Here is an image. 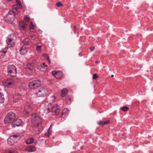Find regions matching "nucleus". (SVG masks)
Returning <instances> with one entry per match:
<instances>
[{
	"label": "nucleus",
	"instance_id": "obj_3",
	"mask_svg": "<svg viewBox=\"0 0 153 153\" xmlns=\"http://www.w3.org/2000/svg\"><path fill=\"white\" fill-rule=\"evenodd\" d=\"M31 119L32 124L35 126H38L41 123V118L36 114L33 113L32 114Z\"/></svg>",
	"mask_w": 153,
	"mask_h": 153
},
{
	"label": "nucleus",
	"instance_id": "obj_33",
	"mask_svg": "<svg viewBox=\"0 0 153 153\" xmlns=\"http://www.w3.org/2000/svg\"><path fill=\"white\" fill-rule=\"evenodd\" d=\"M5 153H18V152L16 151H6L5 152Z\"/></svg>",
	"mask_w": 153,
	"mask_h": 153
},
{
	"label": "nucleus",
	"instance_id": "obj_13",
	"mask_svg": "<svg viewBox=\"0 0 153 153\" xmlns=\"http://www.w3.org/2000/svg\"><path fill=\"white\" fill-rule=\"evenodd\" d=\"M21 99V95L19 94H16L13 97V101L15 102H18Z\"/></svg>",
	"mask_w": 153,
	"mask_h": 153
},
{
	"label": "nucleus",
	"instance_id": "obj_15",
	"mask_svg": "<svg viewBox=\"0 0 153 153\" xmlns=\"http://www.w3.org/2000/svg\"><path fill=\"white\" fill-rule=\"evenodd\" d=\"M22 42L24 45H29L32 43L30 40L27 38L25 39H24Z\"/></svg>",
	"mask_w": 153,
	"mask_h": 153
},
{
	"label": "nucleus",
	"instance_id": "obj_38",
	"mask_svg": "<svg viewBox=\"0 0 153 153\" xmlns=\"http://www.w3.org/2000/svg\"><path fill=\"white\" fill-rule=\"evenodd\" d=\"M29 18L27 16H25L24 17V20L27 22L29 21Z\"/></svg>",
	"mask_w": 153,
	"mask_h": 153
},
{
	"label": "nucleus",
	"instance_id": "obj_34",
	"mask_svg": "<svg viewBox=\"0 0 153 153\" xmlns=\"http://www.w3.org/2000/svg\"><path fill=\"white\" fill-rule=\"evenodd\" d=\"M42 46H39L37 45L36 46V50L37 51H38V52H40L41 51V48L42 47Z\"/></svg>",
	"mask_w": 153,
	"mask_h": 153
},
{
	"label": "nucleus",
	"instance_id": "obj_48",
	"mask_svg": "<svg viewBox=\"0 0 153 153\" xmlns=\"http://www.w3.org/2000/svg\"><path fill=\"white\" fill-rule=\"evenodd\" d=\"M15 8V9H16L17 8V7H16Z\"/></svg>",
	"mask_w": 153,
	"mask_h": 153
},
{
	"label": "nucleus",
	"instance_id": "obj_18",
	"mask_svg": "<svg viewBox=\"0 0 153 153\" xmlns=\"http://www.w3.org/2000/svg\"><path fill=\"white\" fill-rule=\"evenodd\" d=\"M68 90L66 88L63 89L61 91V96L62 97L66 96L68 94Z\"/></svg>",
	"mask_w": 153,
	"mask_h": 153
},
{
	"label": "nucleus",
	"instance_id": "obj_20",
	"mask_svg": "<svg viewBox=\"0 0 153 153\" xmlns=\"http://www.w3.org/2000/svg\"><path fill=\"white\" fill-rule=\"evenodd\" d=\"M62 73L60 71H57L56 75V78L60 79L62 77Z\"/></svg>",
	"mask_w": 153,
	"mask_h": 153
},
{
	"label": "nucleus",
	"instance_id": "obj_6",
	"mask_svg": "<svg viewBox=\"0 0 153 153\" xmlns=\"http://www.w3.org/2000/svg\"><path fill=\"white\" fill-rule=\"evenodd\" d=\"M41 83V82L39 80H33L29 83L28 87L30 89H36L40 86Z\"/></svg>",
	"mask_w": 153,
	"mask_h": 153
},
{
	"label": "nucleus",
	"instance_id": "obj_35",
	"mask_svg": "<svg viewBox=\"0 0 153 153\" xmlns=\"http://www.w3.org/2000/svg\"><path fill=\"white\" fill-rule=\"evenodd\" d=\"M98 77V76L96 74H94L93 76V79H95Z\"/></svg>",
	"mask_w": 153,
	"mask_h": 153
},
{
	"label": "nucleus",
	"instance_id": "obj_27",
	"mask_svg": "<svg viewBox=\"0 0 153 153\" xmlns=\"http://www.w3.org/2000/svg\"><path fill=\"white\" fill-rule=\"evenodd\" d=\"M3 95L0 92V103H3L4 100V98L2 97Z\"/></svg>",
	"mask_w": 153,
	"mask_h": 153
},
{
	"label": "nucleus",
	"instance_id": "obj_19",
	"mask_svg": "<svg viewBox=\"0 0 153 153\" xmlns=\"http://www.w3.org/2000/svg\"><path fill=\"white\" fill-rule=\"evenodd\" d=\"M8 116H6L4 119V122L5 124H7L12 121V120Z\"/></svg>",
	"mask_w": 153,
	"mask_h": 153
},
{
	"label": "nucleus",
	"instance_id": "obj_47",
	"mask_svg": "<svg viewBox=\"0 0 153 153\" xmlns=\"http://www.w3.org/2000/svg\"><path fill=\"white\" fill-rule=\"evenodd\" d=\"M74 33L75 34V33H76V32H75V31H74Z\"/></svg>",
	"mask_w": 153,
	"mask_h": 153
},
{
	"label": "nucleus",
	"instance_id": "obj_28",
	"mask_svg": "<svg viewBox=\"0 0 153 153\" xmlns=\"http://www.w3.org/2000/svg\"><path fill=\"white\" fill-rule=\"evenodd\" d=\"M16 2L17 6L20 8H22V5L20 3V0H16Z\"/></svg>",
	"mask_w": 153,
	"mask_h": 153
},
{
	"label": "nucleus",
	"instance_id": "obj_22",
	"mask_svg": "<svg viewBox=\"0 0 153 153\" xmlns=\"http://www.w3.org/2000/svg\"><path fill=\"white\" fill-rule=\"evenodd\" d=\"M19 25L21 27L22 30H25V24L23 21H20L19 22Z\"/></svg>",
	"mask_w": 153,
	"mask_h": 153
},
{
	"label": "nucleus",
	"instance_id": "obj_1",
	"mask_svg": "<svg viewBox=\"0 0 153 153\" xmlns=\"http://www.w3.org/2000/svg\"><path fill=\"white\" fill-rule=\"evenodd\" d=\"M50 105H47L43 104L41 106L43 108L44 111L46 113H48L51 111L52 114L53 115H57L58 114L60 111V106L57 104L54 105L51 108H49Z\"/></svg>",
	"mask_w": 153,
	"mask_h": 153
},
{
	"label": "nucleus",
	"instance_id": "obj_23",
	"mask_svg": "<svg viewBox=\"0 0 153 153\" xmlns=\"http://www.w3.org/2000/svg\"><path fill=\"white\" fill-rule=\"evenodd\" d=\"M51 126L48 130L47 132L45 134V135L48 137L50 135L51 133Z\"/></svg>",
	"mask_w": 153,
	"mask_h": 153
},
{
	"label": "nucleus",
	"instance_id": "obj_9",
	"mask_svg": "<svg viewBox=\"0 0 153 153\" xmlns=\"http://www.w3.org/2000/svg\"><path fill=\"white\" fill-rule=\"evenodd\" d=\"M47 90L45 88H41L38 90L36 93V96L38 97H43L46 96L47 93Z\"/></svg>",
	"mask_w": 153,
	"mask_h": 153
},
{
	"label": "nucleus",
	"instance_id": "obj_24",
	"mask_svg": "<svg viewBox=\"0 0 153 153\" xmlns=\"http://www.w3.org/2000/svg\"><path fill=\"white\" fill-rule=\"evenodd\" d=\"M65 102L67 104L69 105L71 103V100L70 98L66 97L65 98Z\"/></svg>",
	"mask_w": 153,
	"mask_h": 153
},
{
	"label": "nucleus",
	"instance_id": "obj_10",
	"mask_svg": "<svg viewBox=\"0 0 153 153\" xmlns=\"http://www.w3.org/2000/svg\"><path fill=\"white\" fill-rule=\"evenodd\" d=\"M22 121L20 119H17L15 120L12 123V127H15L21 126L22 123Z\"/></svg>",
	"mask_w": 153,
	"mask_h": 153
},
{
	"label": "nucleus",
	"instance_id": "obj_8",
	"mask_svg": "<svg viewBox=\"0 0 153 153\" xmlns=\"http://www.w3.org/2000/svg\"><path fill=\"white\" fill-rule=\"evenodd\" d=\"M20 138V136L17 134L11 136L7 139L8 143L10 145H13L15 143L16 139Z\"/></svg>",
	"mask_w": 153,
	"mask_h": 153
},
{
	"label": "nucleus",
	"instance_id": "obj_29",
	"mask_svg": "<svg viewBox=\"0 0 153 153\" xmlns=\"http://www.w3.org/2000/svg\"><path fill=\"white\" fill-rule=\"evenodd\" d=\"M29 26L30 29L32 30L34 29L35 28V25H33V23L32 22H31L30 23L29 25Z\"/></svg>",
	"mask_w": 153,
	"mask_h": 153
},
{
	"label": "nucleus",
	"instance_id": "obj_42",
	"mask_svg": "<svg viewBox=\"0 0 153 153\" xmlns=\"http://www.w3.org/2000/svg\"><path fill=\"white\" fill-rule=\"evenodd\" d=\"M94 49V47L93 46H91L90 48V49L91 51H92Z\"/></svg>",
	"mask_w": 153,
	"mask_h": 153
},
{
	"label": "nucleus",
	"instance_id": "obj_7",
	"mask_svg": "<svg viewBox=\"0 0 153 153\" xmlns=\"http://www.w3.org/2000/svg\"><path fill=\"white\" fill-rule=\"evenodd\" d=\"M3 85L7 87H11L14 86L15 83L14 81L10 78L4 79L3 81Z\"/></svg>",
	"mask_w": 153,
	"mask_h": 153
},
{
	"label": "nucleus",
	"instance_id": "obj_30",
	"mask_svg": "<svg viewBox=\"0 0 153 153\" xmlns=\"http://www.w3.org/2000/svg\"><path fill=\"white\" fill-rule=\"evenodd\" d=\"M128 107L126 106H123V107L121 108V109L124 111H128Z\"/></svg>",
	"mask_w": 153,
	"mask_h": 153
},
{
	"label": "nucleus",
	"instance_id": "obj_4",
	"mask_svg": "<svg viewBox=\"0 0 153 153\" xmlns=\"http://www.w3.org/2000/svg\"><path fill=\"white\" fill-rule=\"evenodd\" d=\"M16 38L14 34H11L7 37L6 43L9 47L13 46L15 44Z\"/></svg>",
	"mask_w": 153,
	"mask_h": 153
},
{
	"label": "nucleus",
	"instance_id": "obj_40",
	"mask_svg": "<svg viewBox=\"0 0 153 153\" xmlns=\"http://www.w3.org/2000/svg\"><path fill=\"white\" fill-rule=\"evenodd\" d=\"M43 55L44 56V57H45L47 59H48V57H49L48 55V54H43Z\"/></svg>",
	"mask_w": 153,
	"mask_h": 153
},
{
	"label": "nucleus",
	"instance_id": "obj_17",
	"mask_svg": "<svg viewBox=\"0 0 153 153\" xmlns=\"http://www.w3.org/2000/svg\"><path fill=\"white\" fill-rule=\"evenodd\" d=\"M25 150H27L29 152H33L36 150V148L33 146H30L27 147Z\"/></svg>",
	"mask_w": 153,
	"mask_h": 153
},
{
	"label": "nucleus",
	"instance_id": "obj_36",
	"mask_svg": "<svg viewBox=\"0 0 153 153\" xmlns=\"http://www.w3.org/2000/svg\"><path fill=\"white\" fill-rule=\"evenodd\" d=\"M57 72V71H52L51 72L52 75H53L55 78L56 77V75Z\"/></svg>",
	"mask_w": 153,
	"mask_h": 153
},
{
	"label": "nucleus",
	"instance_id": "obj_16",
	"mask_svg": "<svg viewBox=\"0 0 153 153\" xmlns=\"http://www.w3.org/2000/svg\"><path fill=\"white\" fill-rule=\"evenodd\" d=\"M7 115V116H8V117L12 120H13V119H14L15 117V114L14 113L12 112H10L8 113Z\"/></svg>",
	"mask_w": 153,
	"mask_h": 153
},
{
	"label": "nucleus",
	"instance_id": "obj_45",
	"mask_svg": "<svg viewBox=\"0 0 153 153\" xmlns=\"http://www.w3.org/2000/svg\"><path fill=\"white\" fill-rule=\"evenodd\" d=\"M74 28L75 30H76L77 29L76 27L75 26H74Z\"/></svg>",
	"mask_w": 153,
	"mask_h": 153
},
{
	"label": "nucleus",
	"instance_id": "obj_44",
	"mask_svg": "<svg viewBox=\"0 0 153 153\" xmlns=\"http://www.w3.org/2000/svg\"><path fill=\"white\" fill-rule=\"evenodd\" d=\"M52 98L53 99V101L55 100V99L56 98V97L54 96H52Z\"/></svg>",
	"mask_w": 153,
	"mask_h": 153
},
{
	"label": "nucleus",
	"instance_id": "obj_21",
	"mask_svg": "<svg viewBox=\"0 0 153 153\" xmlns=\"http://www.w3.org/2000/svg\"><path fill=\"white\" fill-rule=\"evenodd\" d=\"M34 139L33 138H30L27 140L26 141V143L27 144L32 143L33 142Z\"/></svg>",
	"mask_w": 153,
	"mask_h": 153
},
{
	"label": "nucleus",
	"instance_id": "obj_31",
	"mask_svg": "<svg viewBox=\"0 0 153 153\" xmlns=\"http://www.w3.org/2000/svg\"><path fill=\"white\" fill-rule=\"evenodd\" d=\"M68 111V109H67L66 108H65L63 110V111L62 114V116H63V115L66 113H67Z\"/></svg>",
	"mask_w": 153,
	"mask_h": 153
},
{
	"label": "nucleus",
	"instance_id": "obj_25",
	"mask_svg": "<svg viewBox=\"0 0 153 153\" xmlns=\"http://www.w3.org/2000/svg\"><path fill=\"white\" fill-rule=\"evenodd\" d=\"M43 65L45 68L43 69V67H42V68H41L40 69V70L42 71H46L48 69L47 65H45V63L44 62L43 63Z\"/></svg>",
	"mask_w": 153,
	"mask_h": 153
},
{
	"label": "nucleus",
	"instance_id": "obj_11",
	"mask_svg": "<svg viewBox=\"0 0 153 153\" xmlns=\"http://www.w3.org/2000/svg\"><path fill=\"white\" fill-rule=\"evenodd\" d=\"M31 108L30 106V104L29 103L27 104L25 106L23 111L24 114L28 116L29 114V112L31 111Z\"/></svg>",
	"mask_w": 153,
	"mask_h": 153
},
{
	"label": "nucleus",
	"instance_id": "obj_2",
	"mask_svg": "<svg viewBox=\"0 0 153 153\" xmlns=\"http://www.w3.org/2000/svg\"><path fill=\"white\" fill-rule=\"evenodd\" d=\"M7 71L8 75L11 77L16 76L17 74V69L14 65H9L7 66Z\"/></svg>",
	"mask_w": 153,
	"mask_h": 153
},
{
	"label": "nucleus",
	"instance_id": "obj_46",
	"mask_svg": "<svg viewBox=\"0 0 153 153\" xmlns=\"http://www.w3.org/2000/svg\"><path fill=\"white\" fill-rule=\"evenodd\" d=\"M114 76V75H112L111 76V77H113Z\"/></svg>",
	"mask_w": 153,
	"mask_h": 153
},
{
	"label": "nucleus",
	"instance_id": "obj_14",
	"mask_svg": "<svg viewBox=\"0 0 153 153\" xmlns=\"http://www.w3.org/2000/svg\"><path fill=\"white\" fill-rule=\"evenodd\" d=\"M109 122L110 121L109 120H107L104 122L102 120H100L99 122L97 123V124L99 125L103 126L108 124Z\"/></svg>",
	"mask_w": 153,
	"mask_h": 153
},
{
	"label": "nucleus",
	"instance_id": "obj_39",
	"mask_svg": "<svg viewBox=\"0 0 153 153\" xmlns=\"http://www.w3.org/2000/svg\"><path fill=\"white\" fill-rule=\"evenodd\" d=\"M30 37H31V39L33 40H35L36 38V37L34 36H31Z\"/></svg>",
	"mask_w": 153,
	"mask_h": 153
},
{
	"label": "nucleus",
	"instance_id": "obj_32",
	"mask_svg": "<svg viewBox=\"0 0 153 153\" xmlns=\"http://www.w3.org/2000/svg\"><path fill=\"white\" fill-rule=\"evenodd\" d=\"M7 51H0V56L4 55L6 52Z\"/></svg>",
	"mask_w": 153,
	"mask_h": 153
},
{
	"label": "nucleus",
	"instance_id": "obj_26",
	"mask_svg": "<svg viewBox=\"0 0 153 153\" xmlns=\"http://www.w3.org/2000/svg\"><path fill=\"white\" fill-rule=\"evenodd\" d=\"M33 68V66L32 64L30 63H28L27 65V67L26 68L29 70H31Z\"/></svg>",
	"mask_w": 153,
	"mask_h": 153
},
{
	"label": "nucleus",
	"instance_id": "obj_37",
	"mask_svg": "<svg viewBox=\"0 0 153 153\" xmlns=\"http://www.w3.org/2000/svg\"><path fill=\"white\" fill-rule=\"evenodd\" d=\"M56 5L58 7H59L60 6H62V4L60 2H58L56 3Z\"/></svg>",
	"mask_w": 153,
	"mask_h": 153
},
{
	"label": "nucleus",
	"instance_id": "obj_43",
	"mask_svg": "<svg viewBox=\"0 0 153 153\" xmlns=\"http://www.w3.org/2000/svg\"><path fill=\"white\" fill-rule=\"evenodd\" d=\"M47 61H48V63L50 64L51 63V61L49 59V57H48V59H47Z\"/></svg>",
	"mask_w": 153,
	"mask_h": 153
},
{
	"label": "nucleus",
	"instance_id": "obj_5",
	"mask_svg": "<svg viewBox=\"0 0 153 153\" xmlns=\"http://www.w3.org/2000/svg\"><path fill=\"white\" fill-rule=\"evenodd\" d=\"M15 14L13 12L11 11H9L6 15V22L8 23H12L15 20Z\"/></svg>",
	"mask_w": 153,
	"mask_h": 153
},
{
	"label": "nucleus",
	"instance_id": "obj_41",
	"mask_svg": "<svg viewBox=\"0 0 153 153\" xmlns=\"http://www.w3.org/2000/svg\"><path fill=\"white\" fill-rule=\"evenodd\" d=\"M36 68L37 69H38L40 70V69L42 68V65H38L36 66Z\"/></svg>",
	"mask_w": 153,
	"mask_h": 153
},
{
	"label": "nucleus",
	"instance_id": "obj_12",
	"mask_svg": "<svg viewBox=\"0 0 153 153\" xmlns=\"http://www.w3.org/2000/svg\"><path fill=\"white\" fill-rule=\"evenodd\" d=\"M19 51L22 55H24L27 52V48L25 46H22L21 47Z\"/></svg>",
	"mask_w": 153,
	"mask_h": 153
}]
</instances>
